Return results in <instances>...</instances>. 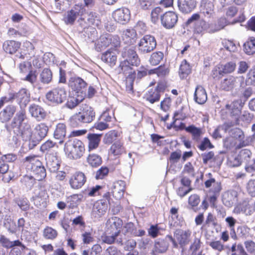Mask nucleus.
Returning a JSON list of instances; mask_svg holds the SVG:
<instances>
[{
    "instance_id": "obj_14",
    "label": "nucleus",
    "mask_w": 255,
    "mask_h": 255,
    "mask_svg": "<svg viewBox=\"0 0 255 255\" xmlns=\"http://www.w3.org/2000/svg\"><path fill=\"white\" fill-rule=\"evenodd\" d=\"M21 43L14 40H6L2 44L3 51L8 54L13 55L20 48Z\"/></svg>"
},
{
    "instance_id": "obj_55",
    "label": "nucleus",
    "mask_w": 255,
    "mask_h": 255,
    "mask_svg": "<svg viewBox=\"0 0 255 255\" xmlns=\"http://www.w3.org/2000/svg\"><path fill=\"white\" fill-rule=\"evenodd\" d=\"M79 12L77 10L71 9L68 12L67 20L65 21L67 24H73L77 17Z\"/></svg>"
},
{
    "instance_id": "obj_56",
    "label": "nucleus",
    "mask_w": 255,
    "mask_h": 255,
    "mask_svg": "<svg viewBox=\"0 0 255 255\" xmlns=\"http://www.w3.org/2000/svg\"><path fill=\"white\" fill-rule=\"evenodd\" d=\"M54 137L56 139H62L64 137V124L59 123L56 128L54 133Z\"/></svg>"
},
{
    "instance_id": "obj_29",
    "label": "nucleus",
    "mask_w": 255,
    "mask_h": 255,
    "mask_svg": "<svg viewBox=\"0 0 255 255\" xmlns=\"http://www.w3.org/2000/svg\"><path fill=\"white\" fill-rule=\"evenodd\" d=\"M136 31L133 29H128L123 31V39L125 43L128 45L133 44L136 37Z\"/></svg>"
},
{
    "instance_id": "obj_8",
    "label": "nucleus",
    "mask_w": 255,
    "mask_h": 255,
    "mask_svg": "<svg viewBox=\"0 0 255 255\" xmlns=\"http://www.w3.org/2000/svg\"><path fill=\"white\" fill-rule=\"evenodd\" d=\"M123 225L122 220L118 217H114L109 219L106 223V232L119 235Z\"/></svg>"
},
{
    "instance_id": "obj_34",
    "label": "nucleus",
    "mask_w": 255,
    "mask_h": 255,
    "mask_svg": "<svg viewBox=\"0 0 255 255\" xmlns=\"http://www.w3.org/2000/svg\"><path fill=\"white\" fill-rule=\"evenodd\" d=\"M120 136V133L115 130H112L105 134L103 138L105 144H110Z\"/></svg>"
},
{
    "instance_id": "obj_64",
    "label": "nucleus",
    "mask_w": 255,
    "mask_h": 255,
    "mask_svg": "<svg viewBox=\"0 0 255 255\" xmlns=\"http://www.w3.org/2000/svg\"><path fill=\"white\" fill-rule=\"evenodd\" d=\"M247 190L252 196H255V180H251L247 186Z\"/></svg>"
},
{
    "instance_id": "obj_4",
    "label": "nucleus",
    "mask_w": 255,
    "mask_h": 255,
    "mask_svg": "<svg viewBox=\"0 0 255 255\" xmlns=\"http://www.w3.org/2000/svg\"><path fill=\"white\" fill-rule=\"evenodd\" d=\"M95 117L93 109L88 105H82L80 112L71 118L72 126H76L79 123H90Z\"/></svg>"
},
{
    "instance_id": "obj_37",
    "label": "nucleus",
    "mask_w": 255,
    "mask_h": 255,
    "mask_svg": "<svg viewBox=\"0 0 255 255\" xmlns=\"http://www.w3.org/2000/svg\"><path fill=\"white\" fill-rule=\"evenodd\" d=\"M209 23H207L204 20H200L197 21L195 23L194 27V32L198 34H200L205 30H207L209 32L210 29H211Z\"/></svg>"
},
{
    "instance_id": "obj_48",
    "label": "nucleus",
    "mask_w": 255,
    "mask_h": 255,
    "mask_svg": "<svg viewBox=\"0 0 255 255\" xmlns=\"http://www.w3.org/2000/svg\"><path fill=\"white\" fill-rule=\"evenodd\" d=\"M110 151L115 155L121 154L124 151L123 143L120 141L115 142L111 147Z\"/></svg>"
},
{
    "instance_id": "obj_11",
    "label": "nucleus",
    "mask_w": 255,
    "mask_h": 255,
    "mask_svg": "<svg viewBox=\"0 0 255 255\" xmlns=\"http://www.w3.org/2000/svg\"><path fill=\"white\" fill-rule=\"evenodd\" d=\"M69 85L77 94V97L79 96V93L82 96L85 94L87 84L81 78L76 77L71 78Z\"/></svg>"
},
{
    "instance_id": "obj_28",
    "label": "nucleus",
    "mask_w": 255,
    "mask_h": 255,
    "mask_svg": "<svg viewBox=\"0 0 255 255\" xmlns=\"http://www.w3.org/2000/svg\"><path fill=\"white\" fill-rule=\"evenodd\" d=\"M226 108L230 111V115L231 116L235 117L237 120L238 118L241 114L242 107L241 103L238 101H235L231 103V104H227Z\"/></svg>"
},
{
    "instance_id": "obj_40",
    "label": "nucleus",
    "mask_w": 255,
    "mask_h": 255,
    "mask_svg": "<svg viewBox=\"0 0 255 255\" xmlns=\"http://www.w3.org/2000/svg\"><path fill=\"white\" fill-rule=\"evenodd\" d=\"M185 130L192 134L193 139L196 141L199 140L202 134L201 128H198L193 125H191L185 128Z\"/></svg>"
},
{
    "instance_id": "obj_45",
    "label": "nucleus",
    "mask_w": 255,
    "mask_h": 255,
    "mask_svg": "<svg viewBox=\"0 0 255 255\" xmlns=\"http://www.w3.org/2000/svg\"><path fill=\"white\" fill-rule=\"evenodd\" d=\"M200 202V198L197 194L191 195L188 198V204L191 206V209L195 212L198 210L197 206Z\"/></svg>"
},
{
    "instance_id": "obj_52",
    "label": "nucleus",
    "mask_w": 255,
    "mask_h": 255,
    "mask_svg": "<svg viewBox=\"0 0 255 255\" xmlns=\"http://www.w3.org/2000/svg\"><path fill=\"white\" fill-rule=\"evenodd\" d=\"M218 223L216 221V218L211 213H209L206 218V221L203 225V227L208 228L210 227H216Z\"/></svg>"
},
{
    "instance_id": "obj_13",
    "label": "nucleus",
    "mask_w": 255,
    "mask_h": 255,
    "mask_svg": "<svg viewBox=\"0 0 255 255\" xmlns=\"http://www.w3.org/2000/svg\"><path fill=\"white\" fill-rule=\"evenodd\" d=\"M22 165L27 169L32 171L35 168L41 166L42 163L35 155H30L23 158L21 161Z\"/></svg>"
},
{
    "instance_id": "obj_24",
    "label": "nucleus",
    "mask_w": 255,
    "mask_h": 255,
    "mask_svg": "<svg viewBox=\"0 0 255 255\" xmlns=\"http://www.w3.org/2000/svg\"><path fill=\"white\" fill-rule=\"evenodd\" d=\"M0 173L3 175L2 180L5 183H9L15 177L13 172L9 171V165L5 163L0 165Z\"/></svg>"
},
{
    "instance_id": "obj_60",
    "label": "nucleus",
    "mask_w": 255,
    "mask_h": 255,
    "mask_svg": "<svg viewBox=\"0 0 255 255\" xmlns=\"http://www.w3.org/2000/svg\"><path fill=\"white\" fill-rule=\"evenodd\" d=\"M198 147L200 150L204 151L207 148H213L214 145L211 143L208 138L205 137L201 141V144L198 145Z\"/></svg>"
},
{
    "instance_id": "obj_62",
    "label": "nucleus",
    "mask_w": 255,
    "mask_h": 255,
    "mask_svg": "<svg viewBox=\"0 0 255 255\" xmlns=\"http://www.w3.org/2000/svg\"><path fill=\"white\" fill-rule=\"evenodd\" d=\"M134 29L136 32L137 31L139 34H144L147 30V27L144 22L142 21H138L135 26Z\"/></svg>"
},
{
    "instance_id": "obj_22",
    "label": "nucleus",
    "mask_w": 255,
    "mask_h": 255,
    "mask_svg": "<svg viewBox=\"0 0 255 255\" xmlns=\"http://www.w3.org/2000/svg\"><path fill=\"white\" fill-rule=\"evenodd\" d=\"M241 79H242L241 77H234L230 76L224 79L221 82V87L222 89L227 91L231 90L236 86L237 81H239Z\"/></svg>"
},
{
    "instance_id": "obj_12",
    "label": "nucleus",
    "mask_w": 255,
    "mask_h": 255,
    "mask_svg": "<svg viewBox=\"0 0 255 255\" xmlns=\"http://www.w3.org/2000/svg\"><path fill=\"white\" fill-rule=\"evenodd\" d=\"M14 100L20 107H25L30 102V94L26 88H21L17 92L14 93Z\"/></svg>"
},
{
    "instance_id": "obj_5",
    "label": "nucleus",
    "mask_w": 255,
    "mask_h": 255,
    "mask_svg": "<svg viewBox=\"0 0 255 255\" xmlns=\"http://www.w3.org/2000/svg\"><path fill=\"white\" fill-rule=\"evenodd\" d=\"M137 45L139 52L141 54H145L151 52L155 48L156 41L153 36L145 35L140 39Z\"/></svg>"
},
{
    "instance_id": "obj_49",
    "label": "nucleus",
    "mask_w": 255,
    "mask_h": 255,
    "mask_svg": "<svg viewBox=\"0 0 255 255\" xmlns=\"http://www.w3.org/2000/svg\"><path fill=\"white\" fill-rule=\"evenodd\" d=\"M252 152L247 149L242 150L240 152L239 157L242 162H244L246 165L252 159H251Z\"/></svg>"
},
{
    "instance_id": "obj_42",
    "label": "nucleus",
    "mask_w": 255,
    "mask_h": 255,
    "mask_svg": "<svg viewBox=\"0 0 255 255\" xmlns=\"http://www.w3.org/2000/svg\"><path fill=\"white\" fill-rule=\"evenodd\" d=\"M244 51L248 55L255 53V38L252 37L244 45Z\"/></svg>"
},
{
    "instance_id": "obj_31",
    "label": "nucleus",
    "mask_w": 255,
    "mask_h": 255,
    "mask_svg": "<svg viewBox=\"0 0 255 255\" xmlns=\"http://www.w3.org/2000/svg\"><path fill=\"white\" fill-rule=\"evenodd\" d=\"M238 192L235 190H232L226 193L224 195L223 202L228 206H232L235 203L238 199Z\"/></svg>"
},
{
    "instance_id": "obj_54",
    "label": "nucleus",
    "mask_w": 255,
    "mask_h": 255,
    "mask_svg": "<svg viewBox=\"0 0 255 255\" xmlns=\"http://www.w3.org/2000/svg\"><path fill=\"white\" fill-rule=\"evenodd\" d=\"M87 20L90 24L94 26H98L100 24V21L96 13L93 12H91L88 14Z\"/></svg>"
},
{
    "instance_id": "obj_35",
    "label": "nucleus",
    "mask_w": 255,
    "mask_h": 255,
    "mask_svg": "<svg viewBox=\"0 0 255 255\" xmlns=\"http://www.w3.org/2000/svg\"><path fill=\"white\" fill-rule=\"evenodd\" d=\"M111 34H105L101 35L98 40L97 43V48L101 50L102 48H105L110 45Z\"/></svg>"
},
{
    "instance_id": "obj_1",
    "label": "nucleus",
    "mask_w": 255,
    "mask_h": 255,
    "mask_svg": "<svg viewBox=\"0 0 255 255\" xmlns=\"http://www.w3.org/2000/svg\"><path fill=\"white\" fill-rule=\"evenodd\" d=\"M11 127L17 135L21 136L23 138L26 139L29 135L31 126L24 108H21L16 113L11 122Z\"/></svg>"
},
{
    "instance_id": "obj_2",
    "label": "nucleus",
    "mask_w": 255,
    "mask_h": 255,
    "mask_svg": "<svg viewBox=\"0 0 255 255\" xmlns=\"http://www.w3.org/2000/svg\"><path fill=\"white\" fill-rule=\"evenodd\" d=\"M122 56L125 58V60L121 62L120 68L124 73L130 69V67L127 65L130 64L131 65L138 66L140 64V60L133 46H128L124 47L121 52Z\"/></svg>"
},
{
    "instance_id": "obj_63",
    "label": "nucleus",
    "mask_w": 255,
    "mask_h": 255,
    "mask_svg": "<svg viewBox=\"0 0 255 255\" xmlns=\"http://www.w3.org/2000/svg\"><path fill=\"white\" fill-rule=\"evenodd\" d=\"M0 244L1 246L6 249L11 248L12 243L9 239L5 237L4 235L0 236Z\"/></svg>"
},
{
    "instance_id": "obj_3",
    "label": "nucleus",
    "mask_w": 255,
    "mask_h": 255,
    "mask_svg": "<svg viewBox=\"0 0 255 255\" xmlns=\"http://www.w3.org/2000/svg\"><path fill=\"white\" fill-rule=\"evenodd\" d=\"M84 151V143L77 138H71L65 144V152L70 159L80 158L83 155Z\"/></svg>"
},
{
    "instance_id": "obj_38",
    "label": "nucleus",
    "mask_w": 255,
    "mask_h": 255,
    "mask_svg": "<svg viewBox=\"0 0 255 255\" xmlns=\"http://www.w3.org/2000/svg\"><path fill=\"white\" fill-rule=\"evenodd\" d=\"M229 23L225 17L219 18L216 23L215 24L214 27H212L209 29V32L214 33L223 29L226 25Z\"/></svg>"
},
{
    "instance_id": "obj_15",
    "label": "nucleus",
    "mask_w": 255,
    "mask_h": 255,
    "mask_svg": "<svg viewBox=\"0 0 255 255\" xmlns=\"http://www.w3.org/2000/svg\"><path fill=\"white\" fill-rule=\"evenodd\" d=\"M64 90L62 88H55L47 93V99L52 104L57 105L63 102Z\"/></svg>"
},
{
    "instance_id": "obj_30",
    "label": "nucleus",
    "mask_w": 255,
    "mask_h": 255,
    "mask_svg": "<svg viewBox=\"0 0 255 255\" xmlns=\"http://www.w3.org/2000/svg\"><path fill=\"white\" fill-rule=\"evenodd\" d=\"M101 59L103 62L113 67L115 65L117 62L116 53L114 51L108 50L102 54Z\"/></svg>"
},
{
    "instance_id": "obj_16",
    "label": "nucleus",
    "mask_w": 255,
    "mask_h": 255,
    "mask_svg": "<svg viewBox=\"0 0 255 255\" xmlns=\"http://www.w3.org/2000/svg\"><path fill=\"white\" fill-rule=\"evenodd\" d=\"M86 181V177L82 172H77L71 177L69 180V184L73 189H79L81 188Z\"/></svg>"
},
{
    "instance_id": "obj_27",
    "label": "nucleus",
    "mask_w": 255,
    "mask_h": 255,
    "mask_svg": "<svg viewBox=\"0 0 255 255\" xmlns=\"http://www.w3.org/2000/svg\"><path fill=\"white\" fill-rule=\"evenodd\" d=\"M102 134L89 133L87 135L88 140V150L89 151L97 148L100 143Z\"/></svg>"
},
{
    "instance_id": "obj_57",
    "label": "nucleus",
    "mask_w": 255,
    "mask_h": 255,
    "mask_svg": "<svg viewBox=\"0 0 255 255\" xmlns=\"http://www.w3.org/2000/svg\"><path fill=\"white\" fill-rule=\"evenodd\" d=\"M4 226L7 230L11 233H15L17 230V227L15 222L11 219L7 220L4 223Z\"/></svg>"
},
{
    "instance_id": "obj_21",
    "label": "nucleus",
    "mask_w": 255,
    "mask_h": 255,
    "mask_svg": "<svg viewBox=\"0 0 255 255\" xmlns=\"http://www.w3.org/2000/svg\"><path fill=\"white\" fill-rule=\"evenodd\" d=\"M214 5L213 2L208 0H202L200 4V11L204 16L210 17L213 13Z\"/></svg>"
},
{
    "instance_id": "obj_25",
    "label": "nucleus",
    "mask_w": 255,
    "mask_h": 255,
    "mask_svg": "<svg viewBox=\"0 0 255 255\" xmlns=\"http://www.w3.org/2000/svg\"><path fill=\"white\" fill-rule=\"evenodd\" d=\"M164 91V88L161 85H158L154 90H151L149 91L146 95V100L150 103L153 104L157 102L160 99V92Z\"/></svg>"
},
{
    "instance_id": "obj_10",
    "label": "nucleus",
    "mask_w": 255,
    "mask_h": 255,
    "mask_svg": "<svg viewBox=\"0 0 255 255\" xmlns=\"http://www.w3.org/2000/svg\"><path fill=\"white\" fill-rule=\"evenodd\" d=\"M177 21L178 16L173 11L166 12L162 16H161V23L164 27L167 29L174 27Z\"/></svg>"
},
{
    "instance_id": "obj_59",
    "label": "nucleus",
    "mask_w": 255,
    "mask_h": 255,
    "mask_svg": "<svg viewBox=\"0 0 255 255\" xmlns=\"http://www.w3.org/2000/svg\"><path fill=\"white\" fill-rule=\"evenodd\" d=\"M230 134L233 137L242 140L244 138V132L240 128H235L231 130Z\"/></svg>"
},
{
    "instance_id": "obj_18",
    "label": "nucleus",
    "mask_w": 255,
    "mask_h": 255,
    "mask_svg": "<svg viewBox=\"0 0 255 255\" xmlns=\"http://www.w3.org/2000/svg\"><path fill=\"white\" fill-rule=\"evenodd\" d=\"M16 106L12 105L6 106L0 112V120L2 123L8 122L16 112Z\"/></svg>"
},
{
    "instance_id": "obj_50",
    "label": "nucleus",
    "mask_w": 255,
    "mask_h": 255,
    "mask_svg": "<svg viewBox=\"0 0 255 255\" xmlns=\"http://www.w3.org/2000/svg\"><path fill=\"white\" fill-rule=\"evenodd\" d=\"M56 145L55 142H53L51 140H47L44 142L40 146V150L43 153L48 154L51 150Z\"/></svg>"
},
{
    "instance_id": "obj_46",
    "label": "nucleus",
    "mask_w": 255,
    "mask_h": 255,
    "mask_svg": "<svg viewBox=\"0 0 255 255\" xmlns=\"http://www.w3.org/2000/svg\"><path fill=\"white\" fill-rule=\"evenodd\" d=\"M164 54L162 52L158 51L153 53L149 59V62L152 65H158L163 59Z\"/></svg>"
},
{
    "instance_id": "obj_17",
    "label": "nucleus",
    "mask_w": 255,
    "mask_h": 255,
    "mask_svg": "<svg viewBox=\"0 0 255 255\" xmlns=\"http://www.w3.org/2000/svg\"><path fill=\"white\" fill-rule=\"evenodd\" d=\"M191 235V232L189 230H177L175 232V237L181 247L189 244Z\"/></svg>"
},
{
    "instance_id": "obj_47",
    "label": "nucleus",
    "mask_w": 255,
    "mask_h": 255,
    "mask_svg": "<svg viewBox=\"0 0 255 255\" xmlns=\"http://www.w3.org/2000/svg\"><path fill=\"white\" fill-rule=\"evenodd\" d=\"M43 235L46 239L53 240L57 236V232L52 227L47 226L43 230Z\"/></svg>"
},
{
    "instance_id": "obj_23",
    "label": "nucleus",
    "mask_w": 255,
    "mask_h": 255,
    "mask_svg": "<svg viewBox=\"0 0 255 255\" xmlns=\"http://www.w3.org/2000/svg\"><path fill=\"white\" fill-rule=\"evenodd\" d=\"M29 111L31 116L36 118L38 121L43 120L46 117V114L43 108L38 105L32 104L29 108Z\"/></svg>"
},
{
    "instance_id": "obj_9",
    "label": "nucleus",
    "mask_w": 255,
    "mask_h": 255,
    "mask_svg": "<svg viewBox=\"0 0 255 255\" xmlns=\"http://www.w3.org/2000/svg\"><path fill=\"white\" fill-rule=\"evenodd\" d=\"M108 208L107 201L100 200L96 202L94 205L91 216L95 219H99L104 215Z\"/></svg>"
},
{
    "instance_id": "obj_43",
    "label": "nucleus",
    "mask_w": 255,
    "mask_h": 255,
    "mask_svg": "<svg viewBox=\"0 0 255 255\" xmlns=\"http://www.w3.org/2000/svg\"><path fill=\"white\" fill-rule=\"evenodd\" d=\"M32 171L34 173L35 179L38 181H41L46 176V169L43 166L42 163L41 166L35 168Z\"/></svg>"
},
{
    "instance_id": "obj_6",
    "label": "nucleus",
    "mask_w": 255,
    "mask_h": 255,
    "mask_svg": "<svg viewBox=\"0 0 255 255\" xmlns=\"http://www.w3.org/2000/svg\"><path fill=\"white\" fill-rule=\"evenodd\" d=\"M48 130L47 126L44 123L37 125L26 139L33 142V145H36L44 138L47 135Z\"/></svg>"
},
{
    "instance_id": "obj_32",
    "label": "nucleus",
    "mask_w": 255,
    "mask_h": 255,
    "mask_svg": "<svg viewBox=\"0 0 255 255\" xmlns=\"http://www.w3.org/2000/svg\"><path fill=\"white\" fill-rule=\"evenodd\" d=\"M168 243L163 240H158L155 242L154 249L152 251V255H156V253H165L168 249Z\"/></svg>"
},
{
    "instance_id": "obj_19",
    "label": "nucleus",
    "mask_w": 255,
    "mask_h": 255,
    "mask_svg": "<svg viewBox=\"0 0 255 255\" xmlns=\"http://www.w3.org/2000/svg\"><path fill=\"white\" fill-rule=\"evenodd\" d=\"M194 99L198 104H204L207 100V95L205 89L201 85H197L195 88Z\"/></svg>"
},
{
    "instance_id": "obj_26",
    "label": "nucleus",
    "mask_w": 255,
    "mask_h": 255,
    "mask_svg": "<svg viewBox=\"0 0 255 255\" xmlns=\"http://www.w3.org/2000/svg\"><path fill=\"white\" fill-rule=\"evenodd\" d=\"M126 184L124 181L119 180L115 182L113 185V194L117 199L121 198L125 191Z\"/></svg>"
},
{
    "instance_id": "obj_20",
    "label": "nucleus",
    "mask_w": 255,
    "mask_h": 255,
    "mask_svg": "<svg viewBox=\"0 0 255 255\" xmlns=\"http://www.w3.org/2000/svg\"><path fill=\"white\" fill-rule=\"evenodd\" d=\"M178 6L183 13L191 12L196 6L195 0H178Z\"/></svg>"
},
{
    "instance_id": "obj_33",
    "label": "nucleus",
    "mask_w": 255,
    "mask_h": 255,
    "mask_svg": "<svg viewBox=\"0 0 255 255\" xmlns=\"http://www.w3.org/2000/svg\"><path fill=\"white\" fill-rule=\"evenodd\" d=\"M46 159L47 166L51 172H54L58 170L60 164L56 156H48L46 157Z\"/></svg>"
},
{
    "instance_id": "obj_44",
    "label": "nucleus",
    "mask_w": 255,
    "mask_h": 255,
    "mask_svg": "<svg viewBox=\"0 0 255 255\" xmlns=\"http://www.w3.org/2000/svg\"><path fill=\"white\" fill-rule=\"evenodd\" d=\"M191 72L190 65L187 63V61L184 60L180 65L179 69V74L181 78L183 79Z\"/></svg>"
},
{
    "instance_id": "obj_51",
    "label": "nucleus",
    "mask_w": 255,
    "mask_h": 255,
    "mask_svg": "<svg viewBox=\"0 0 255 255\" xmlns=\"http://www.w3.org/2000/svg\"><path fill=\"white\" fill-rule=\"evenodd\" d=\"M52 78L51 70L49 69H44L41 73V81L44 83H49Z\"/></svg>"
},
{
    "instance_id": "obj_41",
    "label": "nucleus",
    "mask_w": 255,
    "mask_h": 255,
    "mask_svg": "<svg viewBox=\"0 0 255 255\" xmlns=\"http://www.w3.org/2000/svg\"><path fill=\"white\" fill-rule=\"evenodd\" d=\"M205 185L206 188L213 186L212 190L215 193H219L222 189L221 183L216 181L214 178H211L207 180L205 182Z\"/></svg>"
},
{
    "instance_id": "obj_36",
    "label": "nucleus",
    "mask_w": 255,
    "mask_h": 255,
    "mask_svg": "<svg viewBox=\"0 0 255 255\" xmlns=\"http://www.w3.org/2000/svg\"><path fill=\"white\" fill-rule=\"evenodd\" d=\"M241 211L247 215H251L255 212V202L250 203L244 201L239 207Z\"/></svg>"
},
{
    "instance_id": "obj_39",
    "label": "nucleus",
    "mask_w": 255,
    "mask_h": 255,
    "mask_svg": "<svg viewBox=\"0 0 255 255\" xmlns=\"http://www.w3.org/2000/svg\"><path fill=\"white\" fill-rule=\"evenodd\" d=\"M87 161L89 164L93 167H96L102 164L101 157L96 154H91L87 158Z\"/></svg>"
},
{
    "instance_id": "obj_61",
    "label": "nucleus",
    "mask_w": 255,
    "mask_h": 255,
    "mask_svg": "<svg viewBox=\"0 0 255 255\" xmlns=\"http://www.w3.org/2000/svg\"><path fill=\"white\" fill-rule=\"evenodd\" d=\"M209 245L214 250L218 251L219 252H222L224 249V246L223 244L219 241H212L209 243Z\"/></svg>"
},
{
    "instance_id": "obj_7",
    "label": "nucleus",
    "mask_w": 255,
    "mask_h": 255,
    "mask_svg": "<svg viewBox=\"0 0 255 255\" xmlns=\"http://www.w3.org/2000/svg\"><path fill=\"white\" fill-rule=\"evenodd\" d=\"M112 16L117 22L125 24L130 20V11L127 8L122 7L115 10L113 12Z\"/></svg>"
},
{
    "instance_id": "obj_53",
    "label": "nucleus",
    "mask_w": 255,
    "mask_h": 255,
    "mask_svg": "<svg viewBox=\"0 0 255 255\" xmlns=\"http://www.w3.org/2000/svg\"><path fill=\"white\" fill-rule=\"evenodd\" d=\"M83 99L82 95H81L80 99L75 97H69L67 100L66 104L67 107L69 109H73L77 106L79 103L81 102Z\"/></svg>"
},
{
    "instance_id": "obj_58",
    "label": "nucleus",
    "mask_w": 255,
    "mask_h": 255,
    "mask_svg": "<svg viewBox=\"0 0 255 255\" xmlns=\"http://www.w3.org/2000/svg\"><path fill=\"white\" fill-rule=\"evenodd\" d=\"M162 12V9L159 7H156L151 12V20L153 23H156L159 20V16Z\"/></svg>"
}]
</instances>
